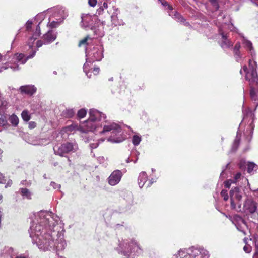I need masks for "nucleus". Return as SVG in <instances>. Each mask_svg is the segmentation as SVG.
<instances>
[{
	"label": "nucleus",
	"instance_id": "nucleus-1",
	"mask_svg": "<svg viewBox=\"0 0 258 258\" xmlns=\"http://www.w3.org/2000/svg\"><path fill=\"white\" fill-rule=\"evenodd\" d=\"M257 64L253 59H249L248 61V68L246 65L242 67V70L240 72L242 74V71L245 73V79L249 82L250 87V96L251 100L258 105V75L256 72Z\"/></svg>",
	"mask_w": 258,
	"mask_h": 258
},
{
	"label": "nucleus",
	"instance_id": "nucleus-2",
	"mask_svg": "<svg viewBox=\"0 0 258 258\" xmlns=\"http://www.w3.org/2000/svg\"><path fill=\"white\" fill-rule=\"evenodd\" d=\"M76 148V145L74 144L73 143L67 142L62 144L57 149H54V151L55 155L63 157L66 154H68L71 152H75Z\"/></svg>",
	"mask_w": 258,
	"mask_h": 258
},
{
	"label": "nucleus",
	"instance_id": "nucleus-3",
	"mask_svg": "<svg viewBox=\"0 0 258 258\" xmlns=\"http://www.w3.org/2000/svg\"><path fill=\"white\" fill-rule=\"evenodd\" d=\"M243 112L244 116L242 123L247 124V130L249 129L251 131V132H252L254 128V125L253 124L254 120V114L249 108L244 109Z\"/></svg>",
	"mask_w": 258,
	"mask_h": 258
},
{
	"label": "nucleus",
	"instance_id": "nucleus-4",
	"mask_svg": "<svg viewBox=\"0 0 258 258\" xmlns=\"http://www.w3.org/2000/svg\"><path fill=\"white\" fill-rule=\"evenodd\" d=\"M123 174L120 170L113 171L108 178V182L111 186L117 184L121 180Z\"/></svg>",
	"mask_w": 258,
	"mask_h": 258
},
{
	"label": "nucleus",
	"instance_id": "nucleus-5",
	"mask_svg": "<svg viewBox=\"0 0 258 258\" xmlns=\"http://www.w3.org/2000/svg\"><path fill=\"white\" fill-rule=\"evenodd\" d=\"M230 200H231V207L232 209H236V201H241L242 196L240 192L239 188L236 187L232 189L230 191Z\"/></svg>",
	"mask_w": 258,
	"mask_h": 258
},
{
	"label": "nucleus",
	"instance_id": "nucleus-6",
	"mask_svg": "<svg viewBox=\"0 0 258 258\" xmlns=\"http://www.w3.org/2000/svg\"><path fill=\"white\" fill-rule=\"evenodd\" d=\"M18 91L22 95L31 96L36 93L37 88L33 85H26L21 86L19 88Z\"/></svg>",
	"mask_w": 258,
	"mask_h": 258
},
{
	"label": "nucleus",
	"instance_id": "nucleus-7",
	"mask_svg": "<svg viewBox=\"0 0 258 258\" xmlns=\"http://www.w3.org/2000/svg\"><path fill=\"white\" fill-rule=\"evenodd\" d=\"M257 203L252 199H247L244 205V208L245 211L252 214L257 209Z\"/></svg>",
	"mask_w": 258,
	"mask_h": 258
},
{
	"label": "nucleus",
	"instance_id": "nucleus-8",
	"mask_svg": "<svg viewBox=\"0 0 258 258\" xmlns=\"http://www.w3.org/2000/svg\"><path fill=\"white\" fill-rule=\"evenodd\" d=\"M36 50H33L31 54L27 57H26L24 54L20 53L16 55V60L17 62L23 64L25 63L29 59L34 57L36 54Z\"/></svg>",
	"mask_w": 258,
	"mask_h": 258
},
{
	"label": "nucleus",
	"instance_id": "nucleus-9",
	"mask_svg": "<svg viewBox=\"0 0 258 258\" xmlns=\"http://www.w3.org/2000/svg\"><path fill=\"white\" fill-rule=\"evenodd\" d=\"M81 127L83 132H93L96 129V125L95 121L88 119Z\"/></svg>",
	"mask_w": 258,
	"mask_h": 258
},
{
	"label": "nucleus",
	"instance_id": "nucleus-10",
	"mask_svg": "<svg viewBox=\"0 0 258 258\" xmlns=\"http://www.w3.org/2000/svg\"><path fill=\"white\" fill-rule=\"evenodd\" d=\"M42 38L44 44H49L56 39V34L52 30H49L43 35Z\"/></svg>",
	"mask_w": 258,
	"mask_h": 258
},
{
	"label": "nucleus",
	"instance_id": "nucleus-11",
	"mask_svg": "<svg viewBox=\"0 0 258 258\" xmlns=\"http://www.w3.org/2000/svg\"><path fill=\"white\" fill-rule=\"evenodd\" d=\"M220 34L222 37V42L221 46L223 48H228L233 45V43L227 38V34H225L223 31H220Z\"/></svg>",
	"mask_w": 258,
	"mask_h": 258
},
{
	"label": "nucleus",
	"instance_id": "nucleus-12",
	"mask_svg": "<svg viewBox=\"0 0 258 258\" xmlns=\"http://www.w3.org/2000/svg\"><path fill=\"white\" fill-rule=\"evenodd\" d=\"M111 131H112L113 132H120L121 131V128L117 124L112 123L104 126L103 129L100 132V133L102 134L106 132H109Z\"/></svg>",
	"mask_w": 258,
	"mask_h": 258
},
{
	"label": "nucleus",
	"instance_id": "nucleus-13",
	"mask_svg": "<svg viewBox=\"0 0 258 258\" xmlns=\"http://www.w3.org/2000/svg\"><path fill=\"white\" fill-rule=\"evenodd\" d=\"M89 119L94 121L100 120L101 117V113L95 109H90L89 111Z\"/></svg>",
	"mask_w": 258,
	"mask_h": 258
},
{
	"label": "nucleus",
	"instance_id": "nucleus-14",
	"mask_svg": "<svg viewBox=\"0 0 258 258\" xmlns=\"http://www.w3.org/2000/svg\"><path fill=\"white\" fill-rule=\"evenodd\" d=\"M148 176L145 172H141L139 175L138 182V185L140 188L143 187L147 181Z\"/></svg>",
	"mask_w": 258,
	"mask_h": 258
},
{
	"label": "nucleus",
	"instance_id": "nucleus-15",
	"mask_svg": "<svg viewBox=\"0 0 258 258\" xmlns=\"http://www.w3.org/2000/svg\"><path fill=\"white\" fill-rule=\"evenodd\" d=\"M40 28L39 26H37L36 29L35 33L30 37L28 41V45L29 47L31 48L33 47L34 42L35 40L40 35Z\"/></svg>",
	"mask_w": 258,
	"mask_h": 258
},
{
	"label": "nucleus",
	"instance_id": "nucleus-16",
	"mask_svg": "<svg viewBox=\"0 0 258 258\" xmlns=\"http://www.w3.org/2000/svg\"><path fill=\"white\" fill-rule=\"evenodd\" d=\"M20 194L23 197L28 200L31 199V193L30 191L26 188H21L20 189Z\"/></svg>",
	"mask_w": 258,
	"mask_h": 258
},
{
	"label": "nucleus",
	"instance_id": "nucleus-17",
	"mask_svg": "<svg viewBox=\"0 0 258 258\" xmlns=\"http://www.w3.org/2000/svg\"><path fill=\"white\" fill-rule=\"evenodd\" d=\"M82 127L77 124H73L66 127V132H72L78 130H82Z\"/></svg>",
	"mask_w": 258,
	"mask_h": 258
},
{
	"label": "nucleus",
	"instance_id": "nucleus-18",
	"mask_svg": "<svg viewBox=\"0 0 258 258\" xmlns=\"http://www.w3.org/2000/svg\"><path fill=\"white\" fill-rule=\"evenodd\" d=\"M9 121L15 126L18 124L19 121L18 117L14 114L9 117Z\"/></svg>",
	"mask_w": 258,
	"mask_h": 258
},
{
	"label": "nucleus",
	"instance_id": "nucleus-19",
	"mask_svg": "<svg viewBox=\"0 0 258 258\" xmlns=\"http://www.w3.org/2000/svg\"><path fill=\"white\" fill-rule=\"evenodd\" d=\"M21 117L23 120L26 122L28 121L31 118L29 112L27 110H24L22 112Z\"/></svg>",
	"mask_w": 258,
	"mask_h": 258
},
{
	"label": "nucleus",
	"instance_id": "nucleus-20",
	"mask_svg": "<svg viewBox=\"0 0 258 258\" xmlns=\"http://www.w3.org/2000/svg\"><path fill=\"white\" fill-rule=\"evenodd\" d=\"M93 57L94 60L96 61H100L103 57L102 50L97 49L96 52L94 54Z\"/></svg>",
	"mask_w": 258,
	"mask_h": 258
},
{
	"label": "nucleus",
	"instance_id": "nucleus-21",
	"mask_svg": "<svg viewBox=\"0 0 258 258\" xmlns=\"http://www.w3.org/2000/svg\"><path fill=\"white\" fill-rule=\"evenodd\" d=\"M87 114V111L85 109H81L77 112V117L79 119H82L84 118Z\"/></svg>",
	"mask_w": 258,
	"mask_h": 258
},
{
	"label": "nucleus",
	"instance_id": "nucleus-22",
	"mask_svg": "<svg viewBox=\"0 0 258 258\" xmlns=\"http://www.w3.org/2000/svg\"><path fill=\"white\" fill-rule=\"evenodd\" d=\"M75 113V111L73 109H67L64 112V114L68 118H72L74 116Z\"/></svg>",
	"mask_w": 258,
	"mask_h": 258
},
{
	"label": "nucleus",
	"instance_id": "nucleus-23",
	"mask_svg": "<svg viewBox=\"0 0 258 258\" xmlns=\"http://www.w3.org/2000/svg\"><path fill=\"white\" fill-rule=\"evenodd\" d=\"M141 141V138L138 135H134L133 137L132 142L135 146L138 145Z\"/></svg>",
	"mask_w": 258,
	"mask_h": 258
},
{
	"label": "nucleus",
	"instance_id": "nucleus-24",
	"mask_svg": "<svg viewBox=\"0 0 258 258\" xmlns=\"http://www.w3.org/2000/svg\"><path fill=\"white\" fill-rule=\"evenodd\" d=\"M256 164L253 162H248L247 164V172L249 173H251L255 167Z\"/></svg>",
	"mask_w": 258,
	"mask_h": 258
},
{
	"label": "nucleus",
	"instance_id": "nucleus-25",
	"mask_svg": "<svg viewBox=\"0 0 258 258\" xmlns=\"http://www.w3.org/2000/svg\"><path fill=\"white\" fill-rule=\"evenodd\" d=\"M89 36H87L85 38H84L83 39L81 40L78 44V46L79 47L82 46V45H88V44L87 43V41L89 39Z\"/></svg>",
	"mask_w": 258,
	"mask_h": 258
},
{
	"label": "nucleus",
	"instance_id": "nucleus-26",
	"mask_svg": "<svg viewBox=\"0 0 258 258\" xmlns=\"http://www.w3.org/2000/svg\"><path fill=\"white\" fill-rule=\"evenodd\" d=\"M7 124V118L5 115H1L0 117V126H5Z\"/></svg>",
	"mask_w": 258,
	"mask_h": 258
},
{
	"label": "nucleus",
	"instance_id": "nucleus-27",
	"mask_svg": "<svg viewBox=\"0 0 258 258\" xmlns=\"http://www.w3.org/2000/svg\"><path fill=\"white\" fill-rule=\"evenodd\" d=\"M234 56L237 61H238L241 58L240 50H233Z\"/></svg>",
	"mask_w": 258,
	"mask_h": 258
},
{
	"label": "nucleus",
	"instance_id": "nucleus-28",
	"mask_svg": "<svg viewBox=\"0 0 258 258\" xmlns=\"http://www.w3.org/2000/svg\"><path fill=\"white\" fill-rule=\"evenodd\" d=\"M211 3V5L214 7L215 10H217L219 9V4L218 0H209Z\"/></svg>",
	"mask_w": 258,
	"mask_h": 258
},
{
	"label": "nucleus",
	"instance_id": "nucleus-29",
	"mask_svg": "<svg viewBox=\"0 0 258 258\" xmlns=\"http://www.w3.org/2000/svg\"><path fill=\"white\" fill-rule=\"evenodd\" d=\"M221 196L223 198L224 201H227L228 199L229 196L227 194V191L225 190H222L221 191Z\"/></svg>",
	"mask_w": 258,
	"mask_h": 258
},
{
	"label": "nucleus",
	"instance_id": "nucleus-30",
	"mask_svg": "<svg viewBox=\"0 0 258 258\" xmlns=\"http://www.w3.org/2000/svg\"><path fill=\"white\" fill-rule=\"evenodd\" d=\"M241 174L240 172H237L234 176L233 179H232L233 180V183H236L237 182L238 180L241 178Z\"/></svg>",
	"mask_w": 258,
	"mask_h": 258
},
{
	"label": "nucleus",
	"instance_id": "nucleus-31",
	"mask_svg": "<svg viewBox=\"0 0 258 258\" xmlns=\"http://www.w3.org/2000/svg\"><path fill=\"white\" fill-rule=\"evenodd\" d=\"M232 183H233V180L232 179L227 180L224 183V186L226 188H229Z\"/></svg>",
	"mask_w": 258,
	"mask_h": 258
},
{
	"label": "nucleus",
	"instance_id": "nucleus-32",
	"mask_svg": "<svg viewBox=\"0 0 258 258\" xmlns=\"http://www.w3.org/2000/svg\"><path fill=\"white\" fill-rule=\"evenodd\" d=\"M245 46L247 48H248L250 51H251L253 49L252 44L249 41H246L245 42Z\"/></svg>",
	"mask_w": 258,
	"mask_h": 258
},
{
	"label": "nucleus",
	"instance_id": "nucleus-33",
	"mask_svg": "<svg viewBox=\"0 0 258 258\" xmlns=\"http://www.w3.org/2000/svg\"><path fill=\"white\" fill-rule=\"evenodd\" d=\"M159 2H161L162 5L164 6H168V8L170 10H172V7L170 5H169L168 3L165 0H158Z\"/></svg>",
	"mask_w": 258,
	"mask_h": 258
},
{
	"label": "nucleus",
	"instance_id": "nucleus-34",
	"mask_svg": "<svg viewBox=\"0 0 258 258\" xmlns=\"http://www.w3.org/2000/svg\"><path fill=\"white\" fill-rule=\"evenodd\" d=\"M8 102L4 100V99H0V108H4L7 106Z\"/></svg>",
	"mask_w": 258,
	"mask_h": 258
},
{
	"label": "nucleus",
	"instance_id": "nucleus-35",
	"mask_svg": "<svg viewBox=\"0 0 258 258\" xmlns=\"http://www.w3.org/2000/svg\"><path fill=\"white\" fill-rule=\"evenodd\" d=\"M6 181L5 176L0 172V183L5 184L6 183Z\"/></svg>",
	"mask_w": 258,
	"mask_h": 258
},
{
	"label": "nucleus",
	"instance_id": "nucleus-36",
	"mask_svg": "<svg viewBox=\"0 0 258 258\" xmlns=\"http://www.w3.org/2000/svg\"><path fill=\"white\" fill-rule=\"evenodd\" d=\"M32 25V22L31 21H28L26 24V28L27 31H29L31 28Z\"/></svg>",
	"mask_w": 258,
	"mask_h": 258
},
{
	"label": "nucleus",
	"instance_id": "nucleus-37",
	"mask_svg": "<svg viewBox=\"0 0 258 258\" xmlns=\"http://www.w3.org/2000/svg\"><path fill=\"white\" fill-rule=\"evenodd\" d=\"M235 204H236V210L237 211H240L241 210V203H240V201H236L235 202Z\"/></svg>",
	"mask_w": 258,
	"mask_h": 258
},
{
	"label": "nucleus",
	"instance_id": "nucleus-38",
	"mask_svg": "<svg viewBox=\"0 0 258 258\" xmlns=\"http://www.w3.org/2000/svg\"><path fill=\"white\" fill-rule=\"evenodd\" d=\"M240 143V138L238 137L236 138L234 142V146L237 148Z\"/></svg>",
	"mask_w": 258,
	"mask_h": 258
},
{
	"label": "nucleus",
	"instance_id": "nucleus-39",
	"mask_svg": "<svg viewBox=\"0 0 258 258\" xmlns=\"http://www.w3.org/2000/svg\"><path fill=\"white\" fill-rule=\"evenodd\" d=\"M243 250L246 253H250L251 251V247L250 246H245L243 247Z\"/></svg>",
	"mask_w": 258,
	"mask_h": 258
},
{
	"label": "nucleus",
	"instance_id": "nucleus-40",
	"mask_svg": "<svg viewBox=\"0 0 258 258\" xmlns=\"http://www.w3.org/2000/svg\"><path fill=\"white\" fill-rule=\"evenodd\" d=\"M36 126V123L34 121H31L29 123V128L30 129L34 128Z\"/></svg>",
	"mask_w": 258,
	"mask_h": 258
},
{
	"label": "nucleus",
	"instance_id": "nucleus-41",
	"mask_svg": "<svg viewBox=\"0 0 258 258\" xmlns=\"http://www.w3.org/2000/svg\"><path fill=\"white\" fill-rule=\"evenodd\" d=\"M88 3L91 7H94L97 4V0H88Z\"/></svg>",
	"mask_w": 258,
	"mask_h": 258
},
{
	"label": "nucleus",
	"instance_id": "nucleus-42",
	"mask_svg": "<svg viewBox=\"0 0 258 258\" xmlns=\"http://www.w3.org/2000/svg\"><path fill=\"white\" fill-rule=\"evenodd\" d=\"M241 48V45L240 42H237L233 48V50H240V48Z\"/></svg>",
	"mask_w": 258,
	"mask_h": 258
},
{
	"label": "nucleus",
	"instance_id": "nucleus-43",
	"mask_svg": "<svg viewBox=\"0 0 258 258\" xmlns=\"http://www.w3.org/2000/svg\"><path fill=\"white\" fill-rule=\"evenodd\" d=\"M5 184V188H7L9 187H11L13 184V181L12 180L9 179Z\"/></svg>",
	"mask_w": 258,
	"mask_h": 258
},
{
	"label": "nucleus",
	"instance_id": "nucleus-44",
	"mask_svg": "<svg viewBox=\"0 0 258 258\" xmlns=\"http://www.w3.org/2000/svg\"><path fill=\"white\" fill-rule=\"evenodd\" d=\"M58 24H59V23L58 22H55V21H53L50 23V26L51 28H55V27H56L58 25Z\"/></svg>",
	"mask_w": 258,
	"mask_h": 258
},
{
	"label": "nucleus",
	"instance_id": "nucleus-45",
	"mask_svg": "<svg viewBox=\"0 0 258 258\" xmlns=\"http://www.w3.org/2000/svg\"><path fill=\"white\" fill-rule=\"evenodd\" d=\"M43 44H44V42H43V41L42 40H39L37 41L36 46L38 48L41 47L43 45Z\"/></svg>",
	"mask_w": 258,
	"mask_h": 258
},
{
	"label": "nucleus",
	"instance_id": "nucleus-46",
	"mask_svg": "<svg viewBox=\"0 0 258 258\" xmlns=\"http://www.w3.org/2000/svg\"><path fill=\"white\" fill-rule=\"evenodd\" d=\"M234 219L235 220H236L237 221H243V219H242V218L239 216V215H235L234 217Z\"/></svg>",
	"mask_w": 258,
	"mask_h": 258
},
{
	"label": "nucleus",
	"instance_id": "nucleus-47",
	"mask_svg": "<svg viewBox=\"0 0 258 258\" xmlns=\"http://www.w3.org/2000/svg\"><path fill=\"white\" fill-rule=\"evenodd\" d=\"M181 17V15L179 14V13H176L174 15V18L176 20V21H178L179 20L180 17Z\"/></svg>",
	"mask_w": 258,
	"mask_h": 258
},
{
	"label": "nucleus",
	"instance_id": "nucleus-48",
	"mask_svg": "<svg viewBox=\"0 0 258 258\" xmlns=\"http://www.w3.org/2000/svg\"><path fill=\"white\" fill-rule=\"evenodd\" d=\"M253 258H258V246L255 247V252L253 256Z\"/></svg>",
	"mask_w": 258,
	"mask_h": 258
},
{
	"label": "nucleus",
	"instance_id": "nucleus-49",
	"mask_svg": "<svg viewBox=\"0 0 258 258\" xmlns=\"http://www.w3.org/2000/svg\"><path fill=\"white\" fill-rule=\"evenodd\" d=\"M102 9L103 10V9H107L108 8V4L106 2H104V3L103 4V6H102Z\"/></svg>",
	"mask_w": 258,
	"mask_h": 258
},
{
	"label": "nucleus",
	"instance_id": "nucleus-50",
	"mask_svg": "<svg viewBox=\"0 0 258 258\" xmlns=\"http://www.w3.org/2000/svg\"><path fill=\"white\" fill-rule=\"evenodd\" d=\"M180 19L178 21V22H180L181 23H184L185 22V19L181 16V17H180Z\"/></svg>",
	"mask_w": 258,
	"mask_h": 258
},
{
	"label": "nucleus",
	"instance_id": "nucleus-51",
	"mask_svg": "<svg viewBox=\"0 0 258 258\" xmlns=\"http://www.w3.org/2000/svg\"><path fill=\"white\" fill-rule=\"evenodd\" d=\"M183 23V24H184L185 26H188V27H191V26L190 25V24H189V22H186V21H185V22H184V23Z\"/></svg>",
	"mask_w": 258,
	"mask_h": 258
},
{
	"label": "nucleus",
	"instance_id": "nucleus-52",
	"mask_svg": "<svg viewBox=\"0 0 258 258\" xmlns=\"http://www.w3.org/2000/svg\"><path fill=\"white\" fill-rule=\"evenodd\" d=\"M15 258H28V256H26L23 255V254H21L20 255L16 256Z\"/></svg>",
	"mask_w": 258,
	"mask_h": 258
},
{
	"label": "nucleus",
	"instance_id": "nucleus-53",
	"mask_svg": "<svg viewBox=\"0 0 258 258\" xmlns=\"http://www.w3.org/2000/svg\"><path fill=\"white\" fill-rule=\"evenodd\" d=\"M8 68L7 67L3 66L0 68V72L4 70H6Z\"/></svg>",
	"mask_w": 258,
	"mask_h": 258
},
{
	"label": "nucleus",
	"instance_id": "nucleus-54",
	"mask_svg": "<svg viewBox=\"0 0 258 258\" xmlns=\"http://www.w3.org/2000/svg\"><path fill=\"white\" fill-rule=\"evenodd\" d=\"M99 70V68H94V71L96 72H98Z\"/></svg>",
	"mask_w": 258,
	"mask_h": 258
},
{
	"label": "nucleus",
	"instance_id": "nucleus-55",
	"mask_svg": "<svg viewBox=\"0 0 258 258\" xmlns=\"http://www.w3.org/2000/svg\"><path fill=\"white\" fill-rule=\"evenodd\" d=\"M153 182V181H149V183H148L147 186H149L150 185L152 184V183Z\"/></svg>",
	"mask_w": 258,
	"mask_h": 258
},
{
	"label": "nucleus",
	"instance_id": "nucleus-56",
	"mask_svg": "<svg viewBox=\"0 0 258 258\" xmlns=\"http://www.w3.org/2000/svg\"><path fill=\"white\" fill-rule=\"evenodd\" d=\"M244 243H245L246 244H247V238H244Z\"/></svg>",
	"mask_w": 258,
	"mask_h": 258
},
{
	"label": "nucleus",
	"instance_id": "nucleus-57",
	"mask_svg": "<svg viewBox=\"0 0 258 258\" xmlns=\"http://www.w3.org/2000/svg\"><path fill=\"white\" fill-rule=\"evenodd\" d=\"M256 245L258 246V240L255 241V247H256Z\"/></svg>",
	"mask_w": 258,
	"mask_h": 258
},
{
	"label": "nucleus",
	"instance_id": "nucleus-58",
	"mask_svg": "<svg viewBox=\"0 0 258 258\" xmlns=\"http://www.w3.org/2000/svg\"><path fill=\"white\" fill-rule=\"evenodd\" d=\"M3 199V195L2 194H0V201L2 200Z\"/></svg>",
	"mask_w": 258,
	"mask_h": 258
},
{
	"label": "nucleus",
	"instance_id": "nucleus-59",
	"mask_svg": "<svg viewBox=\"0 0 258 258\" xmlns=\"http://www.w3.org/2000/svg\"><path fill=\"white\" fill-rule=\"evenodd\" d=\"M239 167H240V168H242V163H241V162H240V163L239 164Z\"/></svg>",
	"mask_w": 258,
	"mask_h": 258
}]
</instances>
